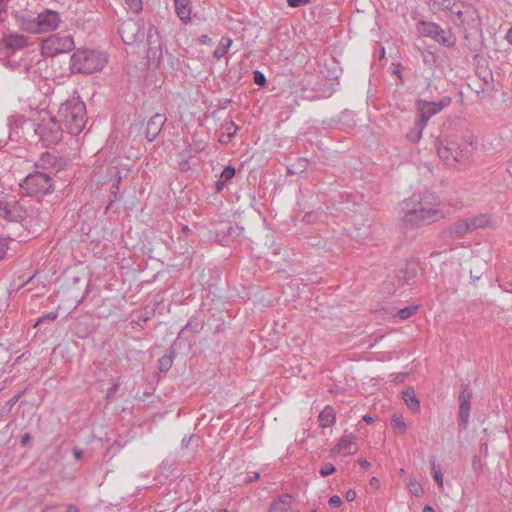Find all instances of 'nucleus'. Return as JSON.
Listing matches in <instances>:
<instances>
[{
    "mask_svg": "<svg viewBox=\"0 0 512 512\" xmlns=\"http://www.w3.org/2000/svg\"><path fill=\"white\" fill-rule=\"evenodd\" d=\"M24 69H25V72H26L28 75H30V74H32V73H36V71L33 69V67H32V66H28V65H26V64H25Z\"/></svg>",
    "mask_w": 512,
    "mask_h": 512,
    "instance_id": "60",
    "label": "nucleus"
},
{
    "mask_svg": "<svg viewBox=\"0 0 512 512\" xmlns=\"http://www.w3.org/2000/svg\"><path fill=\"white\" fill-rule=\"evenodd\" d=\"M118 32L125 44H133L138 39L141 26L134 19L123 20L118 27Z\"/></svg>",
    "mask_w": 512,
    "mask_h": 512,
    "instance_id": "13",
    "label": "nucleus"
},
{
    "mask_svg": "<svg viewBox=\"0 0 512 512\" xmlns=\"http://www.w3.org/2000/svg\"><path fill=\"white\" fill-rule=\"evenodd\" d=\"M454 0H430L429 6L433 11L450 10Z\"/></svg>",
    "mask_w": 512,
    "mask_h": 512,
    "instance_id": "29",
    "label": "nucleus"
},
{
    "mask_svg": "<svg viewBox=\"0 0 512 512\" xmlns=\"http://www.w3.org/2000/svg\"><path fill=\"white\" fill-rule=\"evenodd\" d=\"M56 162L57 158L54 155L46 152L42 154L41 158L35 164V166L40 171H51L52 177H54L57 174V170L55 169Z\"/></svg>",
    "mask_w": 512,
    "mask_h": 512,
    "instance_id": "18",
    "label": "nucleus"
},
{
    "mask_svg": "<svg viewBox=\"0 0 512 512\" xmlns=\"http://www.w3.org/2000/svg\"><path fill=\"white\" fill-rule=\"evenodd\" d=\"M121 177L119 176L116 182L112 185V188L114 189L113 194L116 195V191L119 189V183H120Z\"/></svg>",
    "mask_w": 512,
    "mask_h": 512,
    "instance_id": "58",
    "label": "nucleus"
},
{
    "mask_svg": "<svg viewBox=\"0 0 512 512\" xmlns=\"http://www.w3.org/2000/svg\"><path fill=\"white\" fill-rule=\"evenodd\" d=\"M147 58L150 64L158 66L163 56L162 38L156 26L150 25L147 30Z\"/></svg>",
    "mask_w": 512,
    "mask_h": 512,
    "instance_id": "11",
    "label": "nucleus"
},
{
    "mask_svg": "<svg viewBox=\"0 0 512 512\" xmlns=\"http://www.w3.org/2000/svg\"><path fill=\"white\" fill-rule=\"evenodd\" d=\"M359 464H360V466H361L362 468H364V469H368V468L371 466L370 462H369V461H367L366 459H362V460H360V461H359Z\"/></svg>",
    "mask_w": 512,
    "mask_h": 512,
    "instance_id": "56",
    "label": "nucleus"
},
{
    "mask_svg": "<svg viewBox=\"0 0 512 512\" xmlns=\"http://www.w3.org/2000/svg\"><path fill=\"white\" fill-rule=\"evenodd\" d=\"M417 30L421 35L431 37L444 46L451 47L455 43L451 32L443 30L435 23L422 21L418 24Z\"/></svg>",
    "mask_w": 512,
    "mask_h": 512,
    "instance_id": "10",
    "label": "nucleus"
},
{
    "mask_svg": "<svg viewBox=\"0 0 512 512\" xmlns=\"http://www.w3.org/2000/svg\"><path fill=\"white\" fill-rule=\"evenodd\" d=\"M118 388H119V384L118 383L113 384L107 390V394H106L107 399H111L114 396V394L117 392Z\"/></svg>",
    "mask_w": 512,
    "mask_h": 512,
    "instance_id": "47",
    "label": "nucleus"
},
{
    "mask_svg": "<svg viewBox=\"0 0 512 512\" xmlns=\"http://www.w3.org/2000/svg\"><path fill=\"white\" fill-rule=\"evenodd\" d=\"M408 489H409V492H410L412 495L416 496V497L421 496V495H422V493H423V488H422V486H421V485H420V483H419L416 479H414V478H412V479H410V480H409V483H408Z\"/></svg>",
    "mask_w": 512,
    "mask_h": 512,
    "instance_id": "33",
    "label": "nucleus"
},
{
    "mask_svg": "<svg viewBox=\"0 0 512 512\" xmlns=\"http://www.w3.org/2000/svg\"><path fill=\"white\" fill-rule=\"evenodd\" d=\"M417 277V264L407 261L400 264L394 271L393 281L387 284L386 290L395 293L405 285H413Z\"/></svg>",
    "mask_w": 512,
    "mask_h": 512,
    "instance_id": "9",
    "label": "nucleus"
},
{
    "mask_svg": "<svg viewBox=\"0 0 512 512\" xmlns=\"http://www.w3.org/2000/svg\"><path fill=\"white\" fill-rule=\"evenodd\" d=\"M402 399L404 400L405 404L411 411H419L420 401L416 397V394L412 388H407L402 392Z\"/></svg>",
    "mask_w": 512,
    "mask_h": 512,
    "instance_id": "24",
    "label": "nucleus"
},
{
    "mask_svg": "<svg viewBox=\"0 0 512 512\" xmlns=\"http://www.w3.org/2000/svg\"><path fill=\"white\" fill-rule=\"evenodd\" d=\"M423 512H435V511L431 506L427 505L424 507Z\"/></svg>",
    "mask_w": 512,
    "mask_h": 512,
    "instance_id": "64",
    "label": "nucleus"
},
{
    "mask_svg": "<svg viewBox=\"0 0 512 512\" xmlns=\"http://www.w3.org/2000/svg\"><path fill=\"white\" fill-rule=\"evenodd\" d=\"M41 47L43 55L54 57L74 50L75 43L72 35L56 33L43 40Z\"/></svg>",
    "mask_w": 512,
    "mask_h": 512,
    "instance_id": "8",
    "label": "nucleus"
},
{
    "mask_svg": "<svg viewBox=\"0 0 512 512\" xmlns=\"http://www.w3.org/2000/svg\"><path fill=\"white\" fill-rule=\"evenodd\" d=\"M467 220L472 232L477 229L494 227L495 224L491 216L488 214H478L471 218H467Z\"/></svg>",
    "mask_w": 512,
    "mask_h": 512,
    "instance_id": "17",
    "label": "nucleus"
},
{
    "mask_svg": "<svg viewBox=\"0 0 512 512\" xmlns=\"http://www.w3.org/2000/svg\"><path fill=\"white\" fill-rule=\"evenodd\" d=\"M308 166V159L299 158L296 163L293 164L296 173H303Z\"/></svg>",
    "mask_w": 512,
    "mask_h": 512,
    "instance_id": "38",
    "label": "nucleus"
},
{
    "mask_svg": "<svg viewBox=\"0 0 512 512\" xmlns=\"http://www.w3.org/2000/svg\"><path fill=\"white\" fill-rule=\"evenodd\" d=\"M315 217H316V215L314 213H306L304 215V220L306 222L310 223V222L314 221Z\"/></svg>",
    "mask_w": 512,
    "mask_h": 512,
    "instance_id": "52",
    "label": "nucleus"
},
{
    "mask_svg": "<svg viewBox=\"0 0 512 512\" xmlns=\"http://www.w3.org/2000/svg\"><path fill=\"white\" fill-rule=\"evenodd\" d=\"M370 485H371V486L378 487V486H379V480H378L376 477H373V478L370 480Z\"/></svg>",
    "mask_w": 512,
    "mask_h": 512,
    "instance_id": "63",
    "label": "nucleus"
},
{
    "mask_svg": "<svg viewBox=\"0 0 512 512\" xmlns=\"http://www.w3.org/2000/svg\"><path fill=\"white\" fill-rule=\"evenodd\" d=\"M336 468L333 464L331 463H325L323 464V466L320 468L319 470V473L322 477H327L331 474H333L335 472Z\"/></svg>",
    "mask_w": 512,
    "mask_h": 512,
    "instance_id": "39",
    "label": "nucleus"
},
{
    "mask_svg": "<svg viewBox=\"0 0 512 512\" xmlns=\"http://www.w3.org/2000/svg\"><path fill=\"white\" fill-rule=\"evenodd\" d=\"M391 426L394 429L399 430V433L401 434L405 432L406 424L401 416L394 414L391 419Z\"/></svg>",
    "mask_w": 512,
    "mask_h": 512,
    "instance_id": "36",
    "label": "nucleus"
},
{
    "mask_svg": "<svg viewBox=\"0 0 512 512\" xmlns=\"http://www.w3.org/2000/svg\"><path fill=\"white\" fill-rule=\"evenodd\" d=\"M56 117L45 113L36 124L34 131L46 147L58 144L63 137V128Z\"/></svg>",
    "mask_w": 512,
    "mask_h": 512,
    "instance_id": "7",
    "label": "nucleus"
},
{
    "mask_svg": "<svg viewBox=\"0 0 512 512\" xmlns=\"http://www.w3.org/2000/svg\"><path fill=\"white\" fill-rule=\"evenodd\" d=\"M506 39L512 45V27L507 31Z\"/></svg>",
    "mask_w": 512,
    "mask_h": 512,
    "instance_id": "61",
    "label": "nucleus"
},
{
    "mask_svg": "<svg viewBox=\"0 0 512 512\" xmlns=\"http://www.w3.org/2000/svg\"><path fill=\"white\" fill-rule=\"evenodd\" d=\"M320 425L324 428L331 426L335 422L334 409L331 406H326L318 416Z\"/></svg>",
    "mask_w": 512,
    "mask_h": 512,
    "instance_id": "26",
    "label": "nucleus"
},
{
    "mask_svg": "<svg viewBox=\"0 0 512 512\" xmlns=\"http://www.w3.org/2000/svg\"><path fill=\"white\" fill-rule=\"evenodd\" d=\"M453 8H450V12L453 15V21L457 24H463L465 22L464 14H467L470 10V7L465 5L462 2H458L454 0L452 3Z\"/></svg>",
    "mask_w": 512,
    "mask_h": 512,
    "instance_id": "23",
    "label": "nucleus"
},
{
    "mask_svg": "<svg viewBox=\"0 0 512 512\" xmlns=\"http://www.w3.org/2000/svg\"><path fill=\"white\" fill-rule=\"evenodd\" d=\"M472 397L469 386L466 385L459 395V418L466 426L470 415V400Z\"/></svg>",
    "mask_w": 512,
    "mask_h": 512,
    "instance_id": "16",
    "label": "nucleus"
},
{
    "mask_svg": "<svg viewBox=\"0 0 512 512\" xmlns=\"http://www.w3.org/2000/svg\"><path fill=\"white\" fill-rule=\"evenodd\" d=\"M125 446V442H121V441H115L109 448V451L112 452L113 454L117 453L118 451H120L121 448H123Z\"/></svg>",
    "mask_w": 512,
    "mask_h": 512,
    "instance_id": "45",
    "label": "nucleus"
},
{
    "mask_svg": "<svg viewBox=\"0 0 512 512\" xmlns=\"http://www.w3.org/2000/svg\"><path fill=\"white\" fill-rule=\"evenodd\" d=\"M310 0H287L290 7L296 8L308 4Z\"/></svg>",
    "mask_w": 512,
    "mask_h": 512,
    "instance_id": "46",
    "label": "nucleus"
},
{
    "mask_svg": "<svg viewBox=\"0 0 512 512\" xmlns=\"http://www.w3.org/2000/svg\"><path fill=\"white\" fill-rule=\"evenodd\" d=\"M260 477V474L257 473V472H252L250 474L247 475L246 479H245V482L246 483H252L256 480H258Z\"/></svg>",
    "mask_w": 512,
    "mask_h": 512,
    "instance_id": "48",
    "label": "nucleus"
},
{
    "mask_svg": "<svg viewBox=\"0 0 512 512\" xmlns=\"http://www.w3.org/2000/svg\"><path fill=\"white\" fill-rule=\"evenodd\" d=\"M31 438L32 437H31V435L29 433H25L21 437V444L24 445V446L27 445L30 442Z\"/></svg>",
    "mask_w": 512,
    "mask_h": 512,
    "instance_id": "50",
    "label": "nucleus"
},
{
    "mask_svg": "<svg viewBox=\"0 0 512 512\" xmlns=\"http://www.w3.org/2000/svg\"><path fill=\"white\" fill-rule=\"evenodd\" d=\"M472 232L470 229V225L468 223L467 218L458 220L451 225H449L447 228H445L442 232V236L444 238H462L466 234Z\"/></svg>",
    "mask_w": 512,
    "mask_h": 512,
    "instance_id": "15",
    "label": "nucleus"
},
{
    "mask_svg": "<svg viewBox=\"0 0 512 512\" xmlns=\"http://www.w3.org/2000/svg\"><path fill=\"white\" fill-rule=\"evenodd\" d=\"M211 41V39L207 35H201L199 37V42L201 44H208Z\"/></svg>",
    "mask_w": 512,
    "mask_h": 512,
    "instance_id": "53",
    "label": "nucleus"
},
{
    "mask_svg": "<svg viewBox=\"0 0 512 512\" xmlns=\"http://www.w3.org/2000/svg\"><path fill=\"white\" fill-rule=\"evenodd\" d=\"M20 187L28 195L51 194L55 189L52 172L37 170L27 175L20 184Z\"/></svg>",
    "mask_w": 512,
    "mask_h": 512,
    "instance_id": "5",
    "label": "nucleus"
},
{
    "mask_svg": "<svg viewBox=\"0 0 512 512\" xmlns=\"http://www.w3.org/2000/svg\"><path fill=\"white\" fill-rule=\"evenodd\" d=\"M226 183H227V182L222 181V180L219 178V179L216 181V190H217L218 192L222 191Z\"/></svg>",
    "mask_w": 512,
    "mask_h": 512,
    "instance_id": "51",
    "label": "nucleus"
},
{
    "mask_svg": "<svg viewBox=\"0 0 512 512\" xmlns=\"http://www.w3.org/2000/svg\"><path fill=\"white\" fill-rule=\"evenodd\" d=\"M231 45H232V39H230L229 37H222L219 45L217 46V48L214 51V56L217 59H220L227 53V51L231 47Z\"/></svg>",
    "mask_w": 512,
    "mask_h": 512,
    "instance_id": "28",
    "label": "nucleus"
},
{
    "mask_svg": "<svg viewBox=\"0 0 512 512\" xmlns=\"http://www.w3.org/2000/svg\"><path fill=\"white\" fill-rule=\"evenodd\" d=\"M450 103L451 98L448 96H444L438 101L420 100L418 102L419 119L427 124L430 117L440 112L445 107L449 106Z\"/></svg>",
    "mask_w": 512,
    "mask_h": 512,
    "instance_id": "12",
    "label": "nucleus"
},
{
    "mask_svg": "<svg viewBox=\"0 0 512 512\" xmlns=\"http://www.w3.org/2000/svg\"><path fill=\"white\" fill-rule=\"evenodd\" d=\"M58 317V313L53 311V312H49L47 314H44L42 317H40L35 326L43 323L44 321H54L56 318Z\"/></svg>",
    "mask_w": 512,
    "mask_h": 512,
    "instance_id": "42",
    "label": "nucleus"
},
{
    "mask_svg": "<svg viewBox=\"0 0 512 512\" xmlns=\"http://www.w3.org/2000/svg\"><path fill=\"white\" fill-rule=\"evenodd\" d=\"M8 250V244L4 238L0 237V260L4 258Z\"/></svg>",
    "mask_w": 512,
    "mask_h": 512,
    "instance_id": "44",
    "label": "nucleus"
},
{
    "mask_svg": "<svg viewBox=\"0 0 512 512\" xmlns=\"http://www.w3.org/2000/svg\"><path fill=\"white\" fill-rule=\"evenodd\" d=\"M61 22L60 14L48 8H44L36 17H21L22 28L30 33L52 32L59 27Z\"/></svg>",
    "mask_w": 512,
    "mask_h": 512,
    "instance_id": "4",
    "label": "nucleus"
},
{
    "mask_svg": "<svg viewBox=\"0 0 512 512\" xmlns=\"http://www.w3.org/2000/svg\"><path fill=\"white\" fill-rule=\"evenodd\" d=\"M236 170L232 166H227L224 168L222 173L220 174V179L222 181L228 182L235 176Z\"/></svg>",
    "mask_w": 512,
    "mask_h": 512,
    "instance_id": "37",
    "label": "nucleus"
},
{
    "mask_svg": "<svg viewBox=\"0 0 512 512\" xmlns=\"http://www.w3.org/2000/svg\"><path fill=\"white\" fill-rule=\"evenodd\" d=\"M166 121L167 118L160 113H156L152 117H150V119L147 122L145 132L146 139L149 142H153L157 138V136L162 131Z\"/></svg>",
    "mask_w": 512,
    "mask_h": 512,
    "instance_id": "14",
    "label": "nucleus"
},
{
    "mask_svg": "<svg viewBox=\"0 0 512 512\" xmlns=\"http://www.w3.org/2000/svg\"><path fill=\"white\" fill-rule=\"evenodd\" d=\"M426 125L427 124L425 122H422V120L418 119L415 126L407 134V139L412 143H417L421 139L423 129Z\"/></svg>",
    "mask_w": 512,
    "mask_h": 512,
    "instance_id": "27",
    "label": "nucleus"
},
{
    "mask_svg": "<svg viewBox=\"0 0 512 512\" xmlns=\"http://www.w3.org/2000/svg\"><path fill=\"white\" fill-rule=\"evenodd\" d=\"M27 45V38L23 35L12 34L5 39V46L8 49H22Z\"/></svg>",
    "mask_w": 512,
    "mask_h": 512,
    "instance_id": "25",
    "label": "nucleus"
},
{
    "mask_svg": "<svg viewBox=\"0 0 512 512\" xmlns=\"http://www.w3.org/2000/svg\"><path fill=\"white\" fill-rule=\"evenodd\" d=\"M191 439H192V436H190L189 438L184 437L181 441L182 447L187 448L190 444Z\"/></svg>",
    "mask_w": 512,
    "mask_h": 512,
    "instance_id": "54",
    "label": "nucleus"
},
{
    "mask_svg": "<svg viewBox=\"0 0 512 512\" xmlns=\"http://www.w3.org/2000/svg\"><path fill=\"white\" fill-rule=\"evenodd\" d=\"M417 309H418V306L410 305V306L400 309L396 315L399 319L405 320V319L410 318L412 315H414L416 313Z\"/></svg>",
    "mask_w": 512,
    "mask_h": 512,
    "instance_id": "31",
    "label": "nucleus"
},
{
    "mask_svg": "<svg viewBox=\"0 0 512 512\" xmlns=\"http://www.w3.org/2000/svg\"><path fill=\"white\" fill-rule=\"evenodd\" d=\"M470 276L473 281L479 280L482 276V272L474 273L472 270H470Z\"/></svg>",
    "mask_w": 512,
    "mask_h": 512,
    "instance_id": "55",
    "label": "nucleus"
},
{
    "mask_svg": "<svg viewBox=\"0 0 512 512\" xmlns=\"http://www.w3.org/2000/svg\"><path fill=\"white\" fill-rule=\"evenodd\" d=\"M436 148L439 157L447 164H450L452 161L459 162L467 158L472 150L475 149L472 142L459 144L447 139H438Z\"/></svg>",
    "mask_w": 512,
    "mask_h": 512,
    "instance_id": "6",
    "label": "nucleus"
},
{
    "mask_svg": "<svg viewBox=\"0 0 512 512\" xmlns=\"http://www.w3.org/2000/svg\"><path fill=\"white\" fill-rule=\"evenodd\" d=\"M253 81L255 84L262 87L266 84V77L261 71L255 70L253 72Z\"/></svg>",
    "mask_w": 512,
    "mask_h": 512,
    "instance_id": "40",
    "label": "nucleus"
},
{
    "mask_svg": "<svg viewBox=\"0 0 512 512\" xmlns=\"http://www.w3.org/2000/svg\"><path fill=\"white\" fill-rule=\"evenodd\" d=\"M173 364V358L171 355H163L159 359V370L161 372H167L170 370Z\"/></svg>",
    "mask_w": 512,
    "mask_h": 512,
    "instance_id": "34",
    "label": "nucleus"
},
{
    "mask_svg": "<svg viewBox=\"0 0 512 512\" xmlns=\"http://www.w3.org/2000/svg\"><path fill=\"white\" fill-rule=\"evenodd\" d=\"M58 117L69 134L78 135L87 122L86 106L78 97H73L61 104Z\"/></svg>",
    "mask_w": 512,
    "mask_h": 512,
    "instance_id": "2",
    "label": "nucleus"
},
{
    "mask_svg": "<svg viewBox=\"0 0 512 512\" xmlns=\"http://www.w3.org/2000/svg\"><path fill=\"white\" fill-rule=\"evenodd\" d=\"M73 454H74V457H75L76 459H80V458L82 457L83 452H82V450H81V449H79V448H74V449H73Z\"/></svg>",
    "mask_w": 512,
    "mask_h": 512,
    "instance_id": "57",
    "label": "nucleus"
},
{
    "mask_svg": "<svg viewBox=\"0 0 512 512\" xmlns=\"http://www.w3.org/2000/svg\"><path fill=\"white\" fill-rule=\"evenodd\" d=\"M431 471L432 476L437 483V485L442 488L443 487V475L440 464L436 463L434 460L431 462Z\"/></svg>",
    "mask_w": 512,
    "mask_h": 512,
    "instance_id": "30",
    "label": "nucleus"
},
{
    "mask_svg": "<svg viewBox=\"0 0 512 512\" xmlns=\"http://www.w3.org/2000/svg\"><path fill=\"white\" fill-rule=\"evenodd\" d=\"M175 10L179 19L188 23L191 20V1L190 0H174Z\"/></svg>",
    "mask_w": 512,
    "mask_h": 512,
    "instance_id": "20",
    "label": "nucleus"
},
{
    "mask_svg": "<svg viewBox=\"0 0 512 512\" xmlns=\"http://www.w3.org/2000/svg\"><path fill=\"white\" fill-rule=\"evenodd\" d=\"M328 503L331 507L337 508V507L341 506L342 499L338 495H333L330 497Z\"/></svg>",
    "mask_w": 512,
    "mask_h": 512,
    "instance_id": "43",
    "label": "nucleus"
},
{
    "mask_svg": "<svg viewBox=\"0 0 512 512\" xmlns=\"http://www.w3.org/2000/svg\"><path fill=\"white\" fill-rule=\"evenodd\" d=\"M126 7L133 13H140L143 9L142 0H124Z\"/></svg>",
    "mask_w": 512,
    "mask_h": 512,
    "instance_id": "35",
    "label": "nucleus"
},
{
    "mask_svg": "<svg viewBox=\"0 0 512 512\" xmlns=\"http://www.w3.org/2000/svg\"><path fill=\"white\" fill-rule=\"evenodd\" d=\"M106 62L104 53L79 49L70 57V70L72 73L92 74L100 71Z\"/></svg>",
    "mask_w": 512,
    "mask_h": 512,
    "instance_id": "3",
    "label": "nucleus"
},
{
    "mask_svg": "<svg viewBox=\"0 0 512 512\" xmlns=\"http://www.w3.org/2000/svg\"><path fill=\"white\" fill-rule=\"evenodd\" d=\"M291 507V496L284 494L274 500L267 512H286Z\"/></svg>",
    "mask_w": 512,
    "mask_h": 512,
    "instance_id": "22",
    "label": "nucleus"
},
{
    "mask_svg": "<svg viewBox=\"0 0 512 512\" xmlns=\"http://www.w3.org/2000/svg\"><path fill=\"white\" fill-rule=\"evenodd\" d=\"M356 498V492L352 489H349L346 494H345V499L348 501V502H351V501H354Z\"/></svg>",
    "mask_w": 512,
    "mask_h": 512,
    "instance_id": "49",
    "label": "nucleus"
},
{
    "mask_svg": "<svg viewBox=\"0 0 512 512\" xmlns=\"http://www.w3.org/2000/svg\"><path fill=\"white\" fill-rule=\"evenodd\" d=\"M66 512H79V509L75 505L70 504L67 506Z\"/></svg>",
    "mask_w": 512,
    "mask_h": 512,
    "instance_id": "59",
    "label": "nucleus"
},
{
    "mask_svg": "<svg viewBox=\"0 0 512 512\" xmlns=\"http://www.w3.org/2000/svg\"><path fill=\"white\" fill-rule=\"evenodd\" d=\"M243 227L239 226H228L225 230H221V233L224 234L223 237H229V238H238L242 234Z\"/></svg>",
    "mask_w": 512,
    "mask_h": 512,
    "instance_id": "32",
    "label": "nucleus"
},
{
    "mask_svg": "<svg viewBox=\"0 0 512 512\" xmlns=\"http://www.w3.org/2000/svg\"><path fill=\"white\" fill-rule=\"evenodd\" d=\"M226 137L228 140H230L237 132L238 126L233 122L230 121L226 124Z\"/></svg>",
    "mask_w": 512,
    "mask_h": 512,
    "instance_id": "41",
    "label": "nucleus"
},
{
    "mask_svg": "<svg viewBox=\"0 0 512 512\" xmlns=\"http://www.w3.org/2000/svg\"><path fill=\"white\" fill-rule=\"evenodd\" d=\"M0 217L8 221H18L21 215L17 211L16 202L13 204L9 202H0Z\"/></svg>",
    "mask_w": 512,
    "mask_h": 512,
    "instance_id": "19",
    "label": "nucleus"
},
{
    "mask_svg": "<svg viewBox=\"0 0 512 512\" xmlns=\"http://www.w3.org/2000/svg\"><path fill=\"white\" fill-rule=\"evenodd\" d=\"M353 434L344 435L337 444V451H343L345 454L352 455L357 452V445L354 442Z\"/></svg>",
    "mask_w": 512,
    "mask_h": 512,
    "instance_id": "21",
    "label": "nucleus"
},
{
    "mask_svg": "<svg viewBox=\"0 0 512 512\" xmlns=\"http://www.w3.org/2000/svg\"><path fill=\"white\" fill-rule=\"evenodd\" d=\"M363 421H365L366 423L370 424L374 421V419L370 416V415H364L363 416Z\"/></svg>",
    "mask_w": 512,
    "mask_h": 512,
    "instance_id": "62",
    "label": "nucleus"
},
{
    "mask_svg": "<svg viewBox=\"0 0 512 512\" xmlns=\"http://www.w3.org/2000/svg\"><path fill=\"white\" fill-rule=\"evenodd\" d=\"M438 198L434 193L426 191L418 200L417 206L406 211L402 217L405 229H416L422 225H429L445 218L442 209L435 208Z\"/></svg>",
    "mask_w": 512,
    "mask_h": 512,
    "instance_id": "1",
    "label": "nucleus"
}]
</instances>
